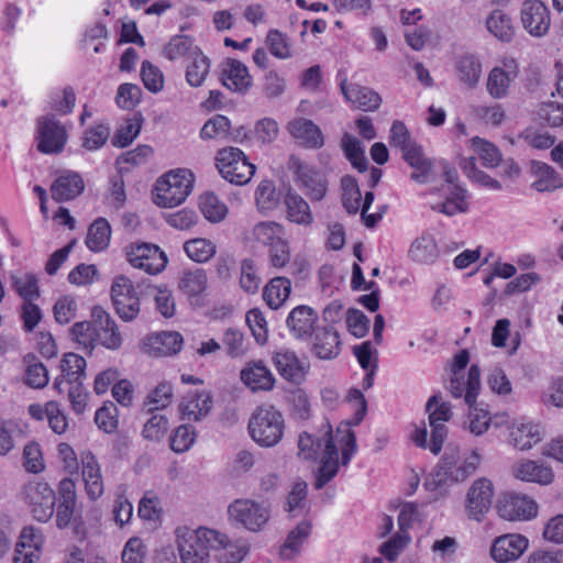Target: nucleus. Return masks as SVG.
Returning <instances> with one entry per match:
<instances>
[{"label": "nucleus", "instance_id": "32", "mask_svg": "<svg viewBox=\"0 0 563 563\" xmlns=\"http://www.w3.org/2000/svg\"><path fill=\"white\" fill-rule=\"evenodd\" d=\"M212 408V397L208 391L189 393L179 405V410L188 420L198 421Z\"/></svg>", "mask_w": 563, "mask_h": 563}, {"label": "nucleus", "instance_id": "9", "mask_svg": "<svg viewBox=\"0 0 563 563\" xmlns=\"http://www.w3.org/2000/svg\"><path fill=\"white\" fill-rule=\"evenodd\" d=\"M440 394L432 395L426 405L429 413V424L431 427V441L429 450L433 454H439L442 450L448 429L445 422L452 418V407L448 401L441 400Z\"/></svg>", "mask_w": 563, "mask_h": 563}, {"label": "nucleus", "instance_id": "17", "mask_svg": "<svg viewBox=\"0 0 563 563\" xmlns=\"http://www.w3.org/2000/svg\"><path fill=\"white\" fill-rule=\"evenodd\" d=\"M521 23L534 37L544 36L551 24L550 11L540 0H527L521 9Z\"/></svg>", "mask_w": 563, "mask_h": 563}, {"label": "nucleus", "instance_id": "13", "mask_svg": "<svg viewBox=\"0 0 563 563\" xmlns=\"http://www.w3.org/2000/svg\"><path fill=\"white\" fill-rule=\"evenodd\" d=\"M37 150L44 154L60 153L67 142L65 126L54 114H46L37 119Z\"/></svg>", "mask_w": 563, "mask_h": 563}, {"label": "nucleus", "instance_id": "42", "mask_svg": "<svg viewBox=\"0 0 563 563\" xmlns=\"http://www.w3.org/2000/svg\"><path fill=\"white\" fill-rule=\"evenodd\" d=\"M290 291L291 283L287 277H275L264 287L263 298L272 309H278Z\"/></svg>", "mask_w": 563, "mask_h": 563}, {"label": "nucleus", "instance_id": "52", "mask_svg": "<svg viewBox=\"0 0 563 563\" xmlns=\"http://www.w3.org/2000/svg\"><path fill=\"white\" fill-rule=\"evenodd\" d=\"M460 167L463 173L474 183L493 190L501 189V184L497 179L490 177L488 174L477 168L475 157L461 158Z\"/></svg>", "mask_w": 563, "mask_h": 563}, {"label": "nucleus", "instance_id": "2", "mask_svg": "<svg viewBox=\"0 0 563 563\" xmlns=\"http://www.w3.org/2000/svg\"><path fill=\"white\" fill-rule=\"evenodd\" d=\"M251 439L261 448H274L283 439L285 419L283 413L272 405L257 407L247 424Z\"/></svg>", "mask_w": 563, "mask_h": 563}, {"label": "nucleus", "instance_id": "15", "mask_svg": "<svg viewBox=\"0 0 563 563\" xmlns=\"http://www.w3.org/2000/svg\"><path fill=\"white\" fill-rule=\"evenodd\" d=\"M126 258L135 267L151 275L161 273L167 264V256L155 244H132L126 249Z\"/></svg>", "mask_w": 563, "mask_h": 563}, {"label": "nucleus", "instance_id": "29", "mask_svg": "<svg viewBox=\"0 0 563 563\" xmlns=\"http://www.w3.org/2000/svg\"><path fill=\"white\" fill-rule=\"evenodd\" d=\"M341 91L349 102L363 111H374L382 102V98L376 91L360 85L347 86L345 80L341 82Z\"/></svg>", "mask_w": 563, "mask_h": 563}, {"label": "nucleus", "instance_id": "63", "mask_svg": "<svg viewBox=\"0 0 563 563\" xmlns=\"http://www.w3.org/2000/svg\"><path fill=\"white\" fill-rule=\"evenodd\" d=\"M222 342L229 357L236 358L245 354L244 335L240 330L228 328L223 333Z\"/></svg>", "mask_w": 563, "mask_h": 563}, {"label": "nucleus", "instance_id": "56", "mask_svg": "<svg viewBox=\"0 0 563 563\" xmlns=\"http://www.w3.org/2000/svg\"><path fill=\"white\" fill-rule=\"evenodd\" d=\"M341 186L343 190L342 205L344 209L351 214L357 213L362 196L356 179L346 175L342 178Z\"/></svg>", "mask_w": 563, "mask_h": 563}, {"label": "nucleus", "instance_id": "31", "mask_svg": "<svg viewBox=\"0 0 563 563\" xmlns=\"http://www.w3.org/2000/svg\"><path fill=\"white\" fill-rule=\"evenodd\" d=\"M273 363L285 379L292 383H300L305 377V368L296 355L290 350H280L274 353Z\"/></svg>", "mask_w": 563, "mask_h": 563}, {"label": "nucleus", "instance_id": "10", "mask_svg": "<svg viewBox=\"0 0 563 563\" xmlns=\"http://www.w3.org/2000/svg\"><path fill=\"white\" fill-rule=\"evenodd\" d=\"M347 401L354 402L356 408L354 416L351 420L345 423H341L336 432L342 433L344 435L341 438V446H342V459L341 463L343 466H346L352 460L353 455L356 453L357 444L355 433L350 429L351 426H358L364 419L367 411V402L363 395V393L358 389H351L346 397Z\"/></svg>", "mask_w": 563, "mask_h": 563}, {"label": "nucleus", "instance_id": "55", "mask_svg": "<svg viewBox=\"0 0 563 563\" xmlns=\"http://www.w3.org/2000/svg\"><path fill=\"white\" fill-rule=\"evenodd\" d=\"M456 68L461 81L471 88L477 85L482 73V65L477 57L473 55L461 57Z\"/></svg>", "mask_w": 563, "mask_h": 563}, {"label": "nucleus", "instance_id": "62", "mask_svg": "<svg viewBox=\"0 0 563 563\" xmlns=\"http://www.w3.org/2000/svg\"><path fill=\"white\" fill-rule=\"evenodd\" d=\"M196 440V432L191 426L181 424L170 438V448L176 453L188 451Z\"/></svg>", "mask_w": 563, "mask_h": 563}, {"label": "nucleus", "instance_id": "6", "mask_svg": "<svg viewBox=\"0 0 563 563\" xmlns=\"http://www.w3.org/2000/svg\"><path fill=\"white\" fill-rule=\"evenodd\" d=\"M20 496L29 506L34 519L40 522H46L52 518L56 496L47 483L31 481L22 486Z\"/></svg>", "mask_w": 563, "mask_h": 563}, {"label": "nucleus", "instance_id": "64", "mask_svg": "<svg viewBox=\"0 0 563 563\" xmlns=\"http://www.w3.org/2000/svg\"><path fill=\"white\" fill-rule=\"evenodd\" d=\"M269 52L277 58L286 59L291 56L288 37L278 30H271L266 36Z\"/></svg>", "mask_w": 563, "mask_h": 563}, {"label": "nucleus", "instance_id": "51", "mask_svg": "<svg viewBox=\"0 0 563 563\" xmlns=\"http://www.w3.org/2000/svg\"><path fill=\"white\" fill-rule=\"evenodd\" d=\"M255 202L260 212H268L275 209L279 202V194L272 180H262L255 190Z\"/></svg>", "mask_w": 563, "mask_h": 563}, {"label": "nucleus", "instance_id": "14", "mask_svg": "<svg viewBox=\"0 0 563 563\" xmlns=\"http://www.w3.org/2000/svg\"><path fill=\"white\" fill-rule=\"evenodd\" d=\"M494 497V485L486 477L477 478L467 490L465 512L470 520L483 521L489 511Z\"/></svg>", "mask_w": 563, "mask_h": 563}, {"label": "nucleus", "instance_id": "22", "mask_svg": "<svg viewBox=\"0 0 563 563\" xmlns=\"http://www.w3.org/2000/svg\"><path fill=\"white\" fill-rule=\"evenodd\" d=\"M518 75V65L514 58L503 60V66L494 67L488 75L487 91L495 98L500 99L507 95L510 82Z\"/></svg>", "mask_w": 563, "mask_h": 563}, {"label": "nucleus", "instance_id": "44", "mask_svg": "<svg viewBox=\"0 0 563 563\" xmlns=\"http://www.w3.org/2000/svg\"><path fill=\"white\" fill-rule=\"evenodd\" d=\"M23 363L25 365L24 383L35 389H42L48 384V371L45 365L32 354H27Z\"/></svg>", "mask_w": 563, "mask_h": 563}, {"label": "nucleus", "instance_id": "47", "mask_svg": "<svg viewBox=\"0 0 563 563\" xmlns=\"http://www.w3.org/2000/svg\"><path fill=\"white\" fill-rule=\"evenodd\" d=\"M93 318L90 321L76 322L70 328L71 339L86 352L91 353L97 344Z\"/></svg>", "mask_w": 563, "mask_h": 563}, {"label": "nucleus", "instance_id": "40", "mask_svg": "<svg viewBox=\"0 0 563 563\" xmlns=\"http://www.w3.org/2000/svg\"><path fill=\"white\" fill-rule=\"evenodd\" d=\"M311 526L307 521L298 523L287 536L279 549V554L285 560L295 558L300 552L301 544L308 539Z\"/></svg>", "mask_w": 563, "mask_h": 563}, {"label": "nucleus", "instance_id": "8", "mask_svg": "<svg viewBox=\"0 0 563 563\" xmlns=\"http://www.w3.org/2000/svg\"><path fill=\"white\" fill-rule=\"evenodd\" d=\"M228 514L231 520L249 531H261L271 518L268 505L253 499H236L230 504Z\"/></svg>", "mask_w": 563, "mask_h": 563}, {"label": "nucleus", "instance_id": "39", "mask_svg": "<svg viewBox=\"0 0 563 563\" xmlns=\"http://www.w3.org/2000/svg\"><path fill=\"white\" fill-rule=\"evenodd\" d=\"M110 238L111 227L109 222L104 218H98L88 229L86 245L92 252H101L108 247Z\"/></svg>", "mask_w": 563, "mask_h": 563}, {"label": "nucleus", "instance_id": "59", "mask_svg": "<svg viewBox=\"0 0 563 563\" xmlns=\"http://www.w3.org/2000/svg\"><path fill=\"white\" fill-rule=\"evenodd\" d=\"M280 233V225L274 221L258 222L252 230L254 240L268 246H272L275 242L282 239Z\"/></svg>", "mask_w": 563, "mask_h": 563}, {"label": "nucleus", "instance_id": "25", "mask_svg": "<svg viewBox=\"0 0 563 563\" xmlns=\"http://www.w3.org/2000/svg\"><path fill=\"white\" fill-rule=\"evenodd\" d=\"M183 346V336L178 332H159L143 341V350L151 356H168L178 353Z\"/></svg>", "mask_w": 563, "mask_h": 563}, {"label": "nucleus", "instance_id": "43", "mask_svg": "<svg viewBox=\"0 0 563 563\" xmlns=\"http://www.w3.org/2000/svg\"><path fill=\"white\" fill-rule=\"evenodd\" d=\"M517 478L527 482L540 484H550L553 479V472L550 467L538 464L533 461H525L517 465L515 470Z\"/></svg>", "mask_w": 563, "mask_h": 563}, {"label": "nucleus", "instance_id": "54", "mask_svg": "<svg viewBox=\"0 0 563 563\" xmlns=\"http://www.w3.org/2000/svg\"><path fill=\"white\" fill-rule=\"evenodd\" d=\"M437 255V244L431 236L417 239L409 249L410 258L422 264L432 263Z\"/></svg>", "mask_w": 563, "mask_h": 563}, {"label": "nucleus", "instance_id": "7", "mask_svg": "<svg viewBox=\"0 0 563 563\" xmlns=\"http://www.w3.org/2000/svg\"><path fill=\"white\" fill-rule=\"evenodd\" d=\"M288 169L295 175L297 186L310 200L320 201L323 199L328 190V183L319 169L295 155H291L288 159Z\"/></svg>", "mask_w": 563, "mask_h": 563}, {"label": "nucleus", "instance_id": "60", "mask_svg": "<svg viewBox=\"0 0 563 563\" xmlns=\"http://www.w3.org/2000/svg\"><path fill=\"white\" fill-rule=\"evenodd\" d=\"M12 286L24 301H33L40 296L37 278L34 274L26 273L12 277Z\"/></svg>", "mask_w": 563, "mask_h": 563}, {"label": "nucleus", "instance_id": "20", "mask_svg": "<svg viewBox=\"0 0 563 563\" xmlns=\"http://www.w3.org/2000/svg\"><path fill=\"white\" fill-rule=\"evenodd\" d=\"M220 80L231 91L245 93L252 87L253 79L245 64L227 58L220 65Z\"/></svg>", "mask_w": 563, "mask_h": 563}, {"label": "nucleus", "instance_id": "57", "mask_svg": "<svg viewBox=\"0 0 563 563\" xmlns=\"http://www.w3.org/2000/svg\"><path fill=\"white\" fill-rule=\"evenodd\" d=\"M198 48L194 46L192 40L186 35L174 36L164 48V55L169 60H176L185 56L192 58L194 49Z\"/></svg>", "mask_w": 563, "mask_h": 563}, {"label": "nucleus", "instance_id": "34", "mask_svg": "<svg viewBox=\"0 0 563 563\" xmlns=\"http://www.w3.org/2000/svg\"><path fill=\"white\" fill-rule=\"evenodd\" d=\"M208 286V276L203 268L186 269L179 279V289L188 298L199 301Z\"/></svg>", "mask_w": 563, "mask_h": 563}, {"label": "nucleus", "instance_id": "45", "mask_svg": "<svg viewBox=\"0 0 563 563\" xmlns=\"http://www.w3.org/2000/svg\"><path fill=\"white\" fill-rule=\"evenodd\" d=\"M342 150L352 166L363 173L367 169L368 161L361 141L350 133H344L341 141Z\"/></svg>", "mask_w": 563, "mask_h": 563}, {"label": "nucleus", "instance_id": "12", "mask_svg": "<svg viewBox=\"0 0 563 563\" xmlns=\"http://www.w3.org/2000/svg\"><path fill=\"white\" fill-rule=\"evenodd\" d=\"M445 389L454 398H464V402L472 408L481 390V369L473 364L467 374L461 371H453L449 380L444 384Z\"/></svg>", "mask_w": 563, "mask_h": 563}, {"label": "nucleus", "instance_id": "18", "mask_svg": "<svg viewBox=\"0 0 563 563\" xmlns=\"http://www.w3.org/2000/svg\"><path fill=\"white\" fill-rule=\"evenodd\" d=\"M529 540L518 533L497 537L490 547V556L497 563L518 560L528 549Z\"/></svg>", "mask_w": 563, "mask_h": 563}, {"label": "nucleus", "instance_id": "49", "mask_svg": "<svg viewBox=\"0 0 563 563\" xmlns=\"http://www.w3.org/2000/svg\"><path fill=\"white\" fill-rule=\"evenodd\" d=\"M184 250L194 262L206 263L216 255L217 246L210 240L196 238L185 242Z\"/></svg>", "mask_w": 563, "mask_h": 563}, {"label": "nucleus", "instance_id": "35", "mask_svg": "<svg viewBox=\"0 0 563 563\" xmlns=\"http://www.w3.org/2000/svg\"><path fill=\"white\" fill-rule=\"evenodd\" d=\"M532 174L534 181L531 187L539 192L553 191L563 187V179L550 165L542 162H533Z\"/></svg>", "mask_w": 563, "mask_h": 563}, {"label": "nucleus", "instance_id": "53", "mask_svg": "<svg viewBox=\"0 0 563 563\" xmlns=\"http://www.w3.org/2000/svg\"><path fill=\"white\" fill-rule=\"evenodd\" d=\"M474 152L486 168H495L503 161L501 153L493 143L475 136L471 140Z\"/></svg>", "mask_w": 563, "mask_h": 563}, {"label": "nucleus", "instance_id": "41", "mask_svg": "<svg viewBox=\"0 0 563 563\" xmlns=\"http://www.w3.org/2000/svg\"><path fill=\"white\" fill-rule=\"evenodd\" d=\"M219 542L213 545V550L218 551V560L220 563H240L247 554L249 548L243 542H235L221 533Z\"/></svg>", "mask_w": 563, "mask_h": 563}, {"label": "nucleus", "instance_id": "50", "mask_svg": "<svg viewBox=\"0 0 563 563\" xmlns=\"http://www.w3.org/2000/svg\"><path fill=\"white\" fill-rule=\"evenodd\" d=\"M199 209L205 218L213 223L222 221L228 213L225 203L212 192H206L200 196Z\"/></svg>", "mask_w": 563, "mask_h": 563}, {"label": "nucleus", "instance_id": "33", "mask_svg": "<svg viewBox=\"0 0 563 563\" xmlns=\"http://www.w3.org/2000/svg\"><path fill=\"white\" fill-rule=\"evenodd\" d=\"M288 131L307 147L319 148L324 143L321 130L311 120H292L288 124Z\"/></svg>", "mask_w": 563, "mask_h": 563}, {"label": "nucleus", "instance_id": "28", "mask_svg": "<svg viewBox=\"0 0 563 563\" xmlns=\"http://www.w3.org/2000/svg\"><path fill=\"white\" fill-rule=\"evenodd\" d=\"M312 351L320 360H333L341 352V340L338 331L331 327L314 330Z\"/></svg>", "mask_w": 563, "mask_h": 563}, {"label": "nucleus", "instance_id": "38", "mask_svg": "<svg viewBox=\"0 0 563 563\" xmlns=\"http://www.w3.org/2000/svg\"><path fill=\"white\" fill-rule=\"evenodd\" d=\"M486 29L501 42H510L515 35L511 18L501 10H494L486 19Z\"/></svg>", "mask_w": 563, "mask_h": 563}, {"label": "nucleus", "instance_id": "4", "mask_svg": "<svg viewBox=\"0 0 563 563\" xmlns=\"http://www.w3.org/2000/svg\"><path fill=\"white\" fill-rule=\"evenodd\" d=\"M191 189L192 174L189 170H172L156 181L154 201L159 207L173 208L185 201Z\"/></svg>", "mask_w": 563, "mask_h": 563}, {"label": "nucleus", "instance_id": "26", "mask_svg": "<svg viewBox=\"0 0 563 563\" xmlns=\"http://www.w3.org/2000/svg\"><path fill=\"white\" fill-rule=\"evenodd\" d=\"M241 380L252 390H272L275 385V377L263 361H252L241 371Z\"/></svg>", "mask_w": 563, "mask_h": 563}, {"label": "nucleus", "instance_id": "36", "mask_svg": "<svg viewBox=\"0 0 563 563\" xmlns=\"http://www.w3.org/2000/svg\"><path fill=\"white\" fill-rule=\"evenodd\" d=\"M287 219L294 223L309 225L313 216L308 202L297 192L289 191L285 196Z\"/></svg>", "mask_w": 563, "mask_h": 563}, {"label": "nucleus", "instance_id": "5", "mask_svg": "<svg viewBox=\"0 0 563 563\" xmlns=\"http://www.w3.org/2000/svg\"><path fill=\"white\" fill-rule=\"evenodd\" d=\"M217 168L221 176L231 184L245 185L255 173V166L238 147H225L217 153Z\"/></svg>", "mask_w": 563, "mask_h": 563}, {"label": "nucleus", "instance_id": "24", "mask_svg": "<svg viewBox=\"0 0 563 563\" xmlns=\"http://www.w3.org/2000/svg\"><path fill=\"white\" fill-rule=\"evenodd\" d=\"M85 181L79 173L64 170L51 186L52 198L57 202L69 201L82 194Z\"/></svg>", "mask_w": 563, "mask_h": 563}, {"label": "nucleus", "instance_id": "1", "mask_svg": "<svg viewBox=\"0 0 563 563\" xmlns=\"http://www.w3.org/2000/svg\"><path fill=\"white\" fill-rule=\"evenodd\" d=\"M217 530L200 527H178L175 530V541L181 563H208L210 550L221 540Z\"/></svg>", "mask_w": 563, "mask_h": 563}, {"label": "nucleus", "instance_id": "30", "mask_svg": "<svg viewBox=\"0 0 563 563\" xmlns=\"http://www.w3.org/2000/svg\"><path fill=\"white\" fill-rule=\"evenodd\" d=\"M86 360L75 353L64 355L60 364L62 376L54 382V388L59 393L65 391V385L80 383L85 375Z\"/></svg>", "mask_w": 563, "mask_h": 563}, {"label": "nucleus", "instance_id": "16", "mask_svg": "<svg viewBox=\"0 0 563 563\" xmlns=\"http://www.w3.org/2000/svg\"><path fill=\"white\" fill-rule=\"evenodd\" d=\"M91 318H93L97 344L110 351L119 350L123 343V336L111 314L101 306H95L91 309Z\"/></svg>", "mask_w": 563, "mask_h": 563}, {"label": "nucleus", "instance_id": "58", "mask_svg": "<svg viewBox=\"0 0 563 563\" xmlns=\"http://www.w3.org/2000/svg\"><path fill=\"white\" fill-rule=\"evenodd\" d=\"M230 120L221 114H217L209 119L200 131L203 140L227 139L230 134Z\"/></svg>", "mask_w": 563, "mask_h": 563}, {"label": "nucleus", "instance_id": "61", "mask_svg": "<svg viewBox=\"0 0 563 563\" xmlns=\"http://www.w3.org/2000/svg\"><path fill=\"white\" fill-rule=\"evenodd\" d=\"M140 76L144 87L148 91L156 93L164 88V75L162 70L148 60H143Z\"/></svg>", "mask_w": 563, "mask_h": 563}, {"label": "nucleus", "instance_id": "11", "mask_svg": "<svg viewBox=\"0 0 563 563\" xmlns=\"http://www.w3.org/2000/svg\"><path fill=\"white\" fill-rule=\"evenodd\" d=\"M111 299L117 314L125 322L133 321L140 313V298L133 283L124 275L117 276L111 285Z\"/></svg>", "mask_w": 563, "mask_h": 563}, {"label": "nucleus", "instance_id": "37", "mask_svg": "<svg viewBox=\"0 0 563 563\" xmlns=\"http://www.w3.org/2000/svg\"><path fill=\"white\" fill-rule=\"evenodd\" d=\"M466 194L467 191L465 188L454 186L450 191V196L446 197L444 201L431 203V209L449 217L457 213H464L468 210Z\"/></svg>", "mask_w": 563, "mask_h": 563}, {"label": "nucleus", "instance_id": "23", "mask_svg": "<svg viewBox=\"0 0 563 563\" xmlns=\"http://www.w3.org/2000/svg\"><path fill=\"white\" fill-rule=\"evenodd\" d=\"M81 476L89 499H99L104 492L100 465L91 452L81 453Z\"/></svg>", "mask_w": 563, "mask_h": 563}, {"label": "nucleus", "instance_id": "3", "mask_svg": "<svg viewBox=\"0 0 563 563\" xmlns=\"http://www.w3.org/2000/svg\"><path fill=\"white\" fill-rule=\"evenodd\" d=\"M479 463L481 455L476 451L462 459L457 449L446 448L441 462L433 471L434 484L441 486L464 482L476 472Z\"/></svg>", "mask_w": 563, "mask_h": 563}, {"label": "nucleus", "instance_id": "19", "mask_svg": "<svg viewBox=\"0 0 563 563\" xmlns=\"http://www.w3.org/2000/svg\"><path fill=\"white\" fill-rule=\"evenodd\" d=\"M324 449L321 455L320 467L314 483L316 489L323 488L339 471V451L333 441L332 427L324 423Z\"/></svg>", "mask_w": 563, "mask_h": 563}, {"label": "nucleus", "instance_id": "46", "mask_svg": "<svg viewBox=\"0 0 563 563\" xmlns=\"http://www.w3.org/2000/svg\"><path fill=\"white\" fill-rule=\"evenodd\" d=\"M186 69V80L191 87H200L209 74L211 63L199 48H195Z\"/></svg>", "mask_w": 563, "mask_h": 563}, {"label": "nucleus", "instance_id": "21", "mask_svg": "<svg viewBox=\"0 0 563 563\" xmlns=\"http://www.w3.org/2000/svg\"><path fill=\"white\" fill-rule=\"evenodd\" d=\"M537 504L519 495H505L497 504V511L503 519L509 521L528 520L537 515Z\"/></svg>", "mask_w": 563, "mask_h": 563}, {"label": "nucleus", "instance_id": "27", "mask_svg": "<svg viewBox=\"0 0 563 563\" xmlns=\"http://www.w3.org/2000/svg\"><path fill=\"white\" fill-rule=\"evenodd\" d=\"M318 313L309 306L295 307L288 314L286 323L296 339H308L314 332Z\"/></svg>", "mask_w": 563, "mask_h": 563}, {"label": "nucleus", "instance_id": "48", "mask_svg": "<svg viewBox=\"0 0 563 563\" xmlns=\"http://www.w3.org/2000/svg\"><path fill=\"white\" fill-rule=\"evenodd\" d=\"M510 437L514 445L519 450H529L541 440L539 427L531 423L514 426Z\"/></svg>", "mask_w": 563, "mask_h": 563}]
</instances>
